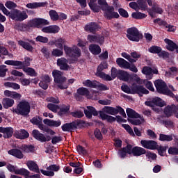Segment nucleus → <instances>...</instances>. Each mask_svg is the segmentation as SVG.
<instances>
[{"instance_id": "obj_55", "label": "nucleus", "mask_w": 178, "mask_h": 178, "mask_svg": "<svg viewBox=\"0 0 178 178\" xmlns=\"http://www.w3.org/2000/svg\"><path fill=\"white\" fill-rule=\"evenodd\" d=\"M49 16L54 22H56V20H59V14L55 10H51L49 11Z\"/></svg>"}, {"instance_id": "obj_24", "label": "nucleus", "mask_w": 178, "mask_h": 178, "mask_svg": "<svg viewBox=\"0 0 178 178\" xmlns=\"http://www.w3.org/2000/svg\"><path fill=\"white\" fill-rule=\"evenodd\" d=\"M84 113L88 119H91L93 116H98V111H96L95 108L92 106H87V109L84 110Z\"/></svg>"}, {"instance_id": "obj_16", "label": "nucleus", "mask_w": 178, "mask_h": 178, "mask_svg": "<svg viewBox=\"0 0 178 178\" xmlns=\"http://www.w3.org/2000/svg\"><path fill=\"white\" fill-rule=\"evenodd\" d=\"M49 24L48 20L42 18H35L30 21L31 27H40V26H47Z\"/></svg>"}, {"instance_id": "obj_40", "label": "nucleus", "mask_w": 178, "mask_h": 178, "mask_svg": "<svg viewBox=\"0 0 178 178\" xmlns=\"http://www.w3.org/2000/svg\"><path fill=\"white\" fill-rule=\"evenodd\" d=\"M118 78L120 80H122V81H129V80H130V74L126 71L119 70Z\"/></svg>"}, {"instance_id": "obj_4", "label": "nucleus", "mask_w": 178, "mask_h": 178, "mask_svg": "<svg viewBox=\"0 0 178 178\" xmlns=\"http://www.w3.org/2000/svg\"><path fill=\"white\" fill-rule=\"evenodd\" d=\"M154 86L156 87V90L159 94H163L164 95H168V97H171L173 98L175 97V94L172 92L166 86V83L165 81L158 79L154 81Z\"/></svg>"}, {"instance_id": "obj_42", "label": "nucleus", "mask_w": 178, "mask_h": 178, "mask_svg": "<svg viewBox=\"0 0 178 178\" xmlns=\"http://www.w3.org/2000/svg\"><path fill=\"white\" fill-rule=\"evenodd\" d=\"M128 121H129L131 124H134V126H140V124H142V123L145 122V120L144 119V117L140 115V118L138 119H128Z\"/></svg>"}, {"instance_id": "obj_54", "label": "nucleus", "mask_w": 178, "mask_h": 178, "mask_svg": "<svg viewBox=\"0 0 178 178\" xmlns=\"http://www.w3.org/2000/svg\"><path fill=\"white\" fill-rule=\"evenodd\" d=\"M51 55L56 57L63 56V49H54L51 51Z\"/></svg>"}, {"instance_id": "obj_41", "label": "nucleus", "mask_w": 178, "mask_h": 178, "mask_svg": "<svg viewBox=\"0 0 178 178\" xmlns=\"http://www.w3.org/2000/svg\"><path fill=\"white\" fill-rule=\"evenodd\" d=\"M116 63L122 69H127L129 67V62L122 58H118L116 60Z\"/></svg>"}, {"instance_id": "obj_2", "label": "nucleus", "mask_w": 178, "mask_h": 178, "mask_svg": "<svg viewBox=\"0 0 178 178\" xmlns=\"http://www.w3.org/2000/svg\"><path fill=\"white\" fill-rule=\"evenodd\" d=\"M52 75L58 88H60V90H65V88H67L69 84L66 83V78L63 76V72L58 70H54L52 72Z\"/></svg>"}, {"instance_id": "obj_39", "label": "nucleus", "mask_w": 178, "mask_h": 178, "mask_svg": "<svg viewBox=\"0 0 178 178\" xmlns=\"http://www.w3.org/2000/svg\"><path fill=\"white\" fill-rule=\"evenodd\" d=\"M126 112L128 118H131V119H138L140 118V114L131 108H127Z\"/></svg>"}, {"instance_id": "obj_1", "label": "nucleus", "mask_w": 178, "mask_h": 178, "mask_svg": "<svg viewBox=\"0 0 178 178\" xmlns=\"http://www.w3.org/2000/svg\"><path fill=\"white\" fill-rule=\"evenodd\" d=\"M121 90L124 92H126V94H138V95H143V94H149V91L144 88V86L137 85V83H133L130 87L123 83L121 86Z\"/></svg>"}, {"instance_id": "obj_58", "label": "nucleus", "mask_w": 178, "mask_h": 178, "mask_svg": "<svg viewBox=\"0 0 178 178\" xmlns=\"http://www.w3.org/2000/svg\"><path fill=\"white\" fill-rule=\"evenodd\" d=\"M21 149H22V151H24V152H33L34 151V147L33 145H22L21 147Z\"/></svg>"}, {"instance_id": "obj_37", "label": "nucleus", "mask_w": 178, "mask_h": 178, "mask_svg": "<svg viewBox=\"0 0 178 178\" xmlns=\"http://www.w3.org/2000/svg\"><path fill=\"white\" fill-rule=\"evenodd\" d=\"M83 85L85 87H90V88H98V82L96 81H90L87 79L83 82Z\"/></svg>"}, {"instance_id": "obj_35", "label": "nucleus", "mask_w": 178, "mask_h": 178, "mask_svg": "<svg viewBox=\"0 0 178 178\" xmlns=\"http://www.w3.org/2000/svg\"><path fill=\"white\" fill-rule=\"evenodd\" d=\"M26 165L29 170L32 172H35V173H40V169H38V165L37 163L33 161H27Z\"/></svg>"}, {"instance_id": "obj_10", "label": "nucleus", "mask_w": 178, "mask_h": 178, "mask_svg": "<svg viewBox=\"0 0 178 178\" xmlns=\"http://www.w3.org/2000/svg\"><path fill=\"white\" fill-rule=\"evenodd\" d=\"M60 167L59 165L53 164L47 168V170H41L40 172L44 176H49V177H52L55 176L54 172H59Z\"/></svg>"}, {"instance_id": "obj_27", "label": "nucleus", "mask_w": 178, "mask_h": 178, "mask_svg": "<svg viewBox=\"0 0 178 178\" xmlns=\"http://www.w3.org/2000/svg\"><path fill=\"white\" fill-rule=\"evenodd\" d=\"M43 123L49 127H59L62 124V122L59 120L55 121L54 120L44 119Z\"/></svg>"}, {"instance_id": "obj_3", "label": "nucleus", "mask_w": 178, "mask_h": 178, "mask_svg": "<svg viewBox=\"0 0 178 178\" xmlns=\"http://www.w3.org/2000/svg\"><path fill=\"white\" fill-rule=\"evenodd\" d=\"M30 104L28 102L22 101L19 103L16 108H11V112H13V113H16L17 115L26 116L30 113Z\"/></svg>"}, {"instance_id": "obj_20", "label": "nucleus", "mask_w": 178, "mask_h": 178, "mask_svg": "<svg viewBox=\"0 0 178 178\" xmlns=\"http://www.w3.org/2000/svg\"><path fill=\"white\" fill-rule=\"evenodd\" d=\"M85 31L88 33H97L98 30L101 29V26L96 22H90L87 24L85 27Z\"/></svg>"}, {"instance_id": "obj_12", "label": "nucleus", "mask_w": 178, "mask_h": 178, "mask_svg": "<svg viewBox=\"0 0 178 178\" xmlns=\"http://www.w3.org/2000/svg\"><path fill=\"white\" fill-rule=\"evenodd\" d=\"M145 105L147 106H159L162 108L166 105L165 101L162 100V99L159 97H154L151 101H147L145 102Z\"/></svg>"}, {"instance_id": "obj_5", "label": "nucleus", "mask_w": 178, "mask_h": 178, "mask_svg": "<svg viewBox=\"0 0 178 178\" xmlns=\"http://www.w3.org/2000/svg\"><path fill=\"white\" fill-rule=\"evenodd\" d=\"M64 51L70 58H72L74 62H76L77 58L81 56V51L77 46H74L72 48L64 45Z\"/></svg>"}, {"instance_id": "obj_6", "label": "nucleus", "mask_w": 178, "mask_h": 178, "mask_svg": "<svg viewBox=\"0 0 178 178\" xmlns=\"http://www.w3.org/2000/svg\"><path fill=\"white\" fill-rule=\"evenodd\" d=\"M31 123L33 124H35L38 126L40 130L50 134V136H54L55 134V131H52V129H49L48 127L42 124V118L40 117H34L33 119L31 120Z\"/></svg>"}, {"instance_id": "obj_29", "label": "nucleus", "mask_w": 178, "mask_h": 178, "mask_svg": "<svg viewBox=\"0 0 178 178\" xmlns=\"http://www.w3.org/2000/svg\"><path fill=\"white\" fill-rule=\"evenodd\" d=\"M8 154L9 155H12V156L17 158L18 159H23L24 156L23 152H22L19 149H12L8 152Z\"/></svg>"}, {"instance_id": "obj_7", "label": "nucleus", "mask_w": 178, "mask_h": 178, "mask_svg": "<svg viewBox=\"0 0 178 178\" xmlns=\"http://www.w3.org/2000/svg\"><path fill=\"white\" fill-rule=\"evenodd\" d=\"M127 37L130 41L138 42L143 38V34L138 31L137 28H129L127 31Z\"/></svg>"}, {"instance_id": "obj_22", "label": "nucleus", "mask_w": 178, "mask_h": 178, "mask_svg": "<svg viewBox=\"0 0 178 178\" xmlns=\"http://www.w3.org/2000/svg\"><path fill=\"white\" fill-rule=\"evenodd\" d=\"M87 38L90 42H97L98 44H104V38L98 34L88 35Z\"/></svg>"}, {"instance_id": "obj_44", "label": "nucleus", "mask_w": 178, "mask_h": 178, "mask_svg": "<svg viewBox=\"0 0 178 178\" xmlns=\"http://www.w3.org/2000/svg\"><path fill=\"white\" fill-rule=\"evenodd\" d=\"M103 111L105 113H108V115H118V110H116V108L105 106L103 108Z\"/></svg>"}, {"instance_id": "obj_8", "label": "nucleus", "mask_w": 178, "mask_h": 178, "mask_svg": "<svg viewBox=\"0 0 178 178\" xmlns=\"http://www.w3.org/2000/svg\"><path fill=\"white\" fill-rule=\"evenodd\" d=\"M104 69H108V64L106 62H103L98 66L96 76L100 77V79H102V80H105L106 81H112V77H111V75L102 72V70Z\"/></svg>"}, {"instance_id": "obj_60", "label": "nucleus", "mask_w": 178, "mask_h": 178, "mask_svg": "<svg viewBox=\"0 0 178 178\" xmlns=\"http://www.w3.org/2000/svg\"><path fill=\"white\" fill-rule=\"evenodd\" d=\"M25 174H22L21 176H24L25 178H40V175L35 174L33 175H30V172L25 169Z\"/></svg>"}, {"instance_id": "obj_45", "label": "nucleus", "mask_w": 178, "mask_h": 178, "mask_svg": "<svg viewBox=\"0 0 178 178\" xmlns=\"http://www.w3.org/2000/svg\"><path fill=\"white\" fill-rule=\"evenodd\" d=\"M76 92L78 95H82V97H88L90 95V91L87 88H79L77 89Z\"/></svg>"}, {"instance_id": "obj_23", "label": "nucleus", "mask_w": 178, "mask_h": 178, "mask_svg": "<svg viewBox=\"0 0 178 178\" xmlns=\"http://www.w3.org/2000/svg\"><path fill=\"white\" fill-rule=\"evenodd\" d=\"M7 168L8 169L9 172H11L12 173H15V175H26V169L25 168H17V167H15V165H8L7 166Z\"/></svg>"}, {"instance_id": "obj_33", "label": "nucleus", "mask_w": 178, "mask_h": 178, "mask_svg": "<svg viewBox=\"0 0 178 178\" xmlns=\"http://www.w3.org/2000/svg\"><path fill=\"white\" fill-rule=\"evenodd\" d=\"M99 113L102 120H107V122H109L110 123H112V122H115L116 120V118L106 115L105 113H104V111H99Z\"/></svg>"}, {"instance_id": "obj_50", "label": "nucleus", "mask_w": 178, "mask_h": 178, "mask_svg": "<svg viewBox=\"0 0 178 178\" xmlns=\"http://www.w3.org/2000/svg\"><path fill=\"white\" fill-rule=\"evenodd\" d=\"M160 141H172L173 140V135H165L160 134L159 135Z\"/></svg>"}, {"instance_id": "obj_48", "label": "nucleus", "mask_w": 178, "mask_h": 178, "mask_svg": "<svg viewBox=\"0 0 178 178\" xmlns=\"http://www.w3.org/2000/svg\"><path fill=\"white\" fill-rule=\"evenodd\" d=\"M18 44L21 47H23L24 49H26V51H33V47L30 45V43L29 42H26L23 40H19L18 41Z\"/></svg>"}, {"instance_id": "obj_30", "label": "nucleus", "mask_w": 178, "mask_h": 178, "mask_svg": "<svg viewBox=\"0 0 178 178\" xmlns=\"http://www.w3.org/2000/svg\"><path fill=\"white\" fill-rule=\"evenodd\" d=\"M51 82V78H49V76L44 75L42 78V81L39 83L40 87L41 88H43V90H47L48 88V83Z\"/></svg>"}, {"instance_id": "obj_13", "label": "nucleus", "mask_w": 178, "mask_h": 178, "mask_svg": "<svg viewBox=\"0 0 178 178\" xmlns=\"http://www.w3.org/2000/svg\"><path fill=\"white\" fill-rule=\"evenodd\" d=\"M32 136L33 137H34V138H35V140H38V141H40V143H46V141H51V136H45V135L39 132L38 130H33L32 131Z\"/></svg>"}, {"instance_id": "obj_15", "label": "nucleus", "mask_w": 178, "mask_h": 178, "mask_svg": "<svg viewBox=\"0 0 178 178\" xmlns=\"http://www.w3.org/2000/svg\"><path fill=\"white\" fill-rule=\"evenodd\" d=\"M128 148L129 154H132L134 156H141V155H144L146 152L145 149L137 146L132 147L131 145H129Z\"/></svg>"}, {"instance_id": "obj_62", "label": "nucleus", "mask_w": 178, "mask_h": 178, "mask_svg": "<svg viewBox=\"0 0 178 178\" xmlns=\"http://www.w3.org/2000/svg\"><path fill=\"white\" fill-rule=\"evenodd\" d=\"M5 6L7 7L8 9H15V8H17V5L12 1H8L5 3Z\"/></svg>"}, {"instance_id": "obj_11", "label": "nucleus", "mask_w": 178, "mask_h": 178, "mask_svg": "<svg viewBox=\"0 0 178 178\" xmlns=\"http://www.w3.org/2000/svg\"><path fill=\"white\" fill-rule=\"evenodd\" d=\"M104 17L108 20H111V19H118L119 17V13L115 12V8L113 6L107 7L104 10Z\"/></svg>"}, {"instance_id": "obj_34", "label": "nucleus", "mask_w": 178, "mask_h": 178, "mask_svg": "<svg viewBox=\"0 0 178 178\" xmlns=\"http://www.w3.org/2000/svg\"><path fill=\"white\" fill-rule=\"evenodd\" d=\"M166 44H168L166 46V48L168 51H175V49H177L178 46L177 44H176V43H174L173 41L169 40V39H165L164 40Z\"/></svg>"}, {"instance_id": "obj_19", "label": "nucleus", "mask_w": 178, "mask_h": 178, "mask_svg": "<svg viewBox=\"0 0 178 178\" xmlns=\"http://www.w3.org/2000/svg\"><path fill=\"white\" fill-rule=\"evenodd\" d=\"M142 73L145 74L147 79L151 80L152 79L153 74H158V70L153 69L149 67H144L142 70Z\"/></svg>"}, {"instance_id": "obj_38", "label": "nucleus", "mask_w": 178, "mask_h": 178, "mask_svg": "<svg viewBox=\"0 0 178 178\" xmlns=\"http://www.w3.org/2000/svg\"><path fill=\"white\" fill-rule=\"evenodd\" d=\"M89 51L93 55H99L101 54V47L97 44H90L89 46Z\"/></svg>"}, {"instance_id": "obj_61", "label": "nucleus", "mask_w": 178, "mask_h": 178, "mask_svg": "<svg viewBox=\"0 0 178 178\" xmlns=\"http://www.w3.org/2000/svg\"><path fill=\"white\" fill-rule=\"evenodd\" d=\"M47 108L48 109H49V111H51V112H54V113H56V112H58V110L59 109V106L56 104H49L47 105Z\"/></svg>"}, {"instance_id": "obj_31", "label": "nucleus", "mask_w": 178, "mask_h": 178, "mask_svg": "<svg viewBox=\"0 0 178 178\" xmlns=\"http://www.w3.org/2000/svg\"><path fill=\"white\" fill-rule=\"evenodd\" d=\"M149 13L152 17H155V13H159L161 15V13H163V10L156 3H154L152 10L149 11Z\"/></svg>"}, {"instance_id": "obj_18", "label": "nucleus", "mask_w": 178, "mask_h": 178, "mask_svg": "<svg viewBox=\"0 0 178 178\" xmlns=\"http://www.w3.org/2000/svg\"><path fill=\"white\" fill-rule=\"evenodd\" d=\"M140 144L143 148L147 149H156L158 148V144L154 140H141Z\"/></svg>"}, {"instance_id": "obj_64", "label": "nucleus", "mask_w": 178, "mask_h": 178, "mask_svg": "<svg viewBox=\"0 0 178 178\" xmlns=\"http://www.w3.org/2000/svg\"><path fill=\"white\" fill-rule=\"evenodd\" d=\"M111 79L113 80V79H116V77H119V70L116 69L115 67L111 68Z\"/></svg>"}, {"instance_id": "obj_43", "label": "nucleus", "mask_w": 178, "mask_h": 178, "mask_svg": "<svg viewBox=\"0 0 178 178\" xmlns=\"http://www.w3.org/2000/svg\"><path fill=\"white\" fill-rule=\"evenodd\" d=\"M26 6L28 9H37L38 8L45 6V3H29Z\"/></svg>"}, {"instance_id": "obj_51", "label": "nucleus", "mask_w": 178, "mask_h": 178, "mask_svg": "<svg viewBox=\"0 0 178 178\" xmlns=\"http://www.w3.org/2000/svg\"><path fill=\"white\" fill-rule=\"evenodd\" d=\"M130 147V145H127L126 147L121 149L118 152V155L120 158H126V155L129 154V147Z\"/></svg>"}, {"instance_id": "obj_52", "label": "nucleus", "mask_w": 178, "mask_h": 178, "mask_svg": "<svg viewBox=\"0 0 178 178\" xmlns=\"http://www.w3.org/2000/svg\"><path fill=\"white\" fill-rule=\"evenodd\" d=\"M147 8H148V6L144 0L138 1V10H145Z\"/></svg>"}, {"instance_id": "obj_25", "label": "nucleus", "mask_w": 178, "mask_h": 178, "mask_svg": "<svg viewBox=\"0 0 178 178\" xmlns=\"http://www.w3.org/2000/svg\"><path fill=\"white\" fill-rule=\"evenodd\" d=\"M0 133H3L4 138H10L13 135V128L0 127Z\"/></svg>"}, {"instance_id": "obj_28", "label": "nucleus", "mask_w": 178, "mask_h": 178, "mask_svg": "<svg viewBox=\"0 0 178 178\" xmlns=\"http://www.w3.org/2000/svg\"><path fill=\"white\" fill-rule=\"evenodd\" d=\"M177 109L178 108L175 104L168 106L164 109V114L169 118V116H172Z\"/></svg>"}, {"instance_id": "obj_47", "label": "nucleus", "mask_w": 178, "mask_h": 178, "mask_svg": "<svg viewBox=\"0 0 178 178\" xmlns=\"http://www.w3.org/2000/svg\"><path fill=\"white\" fill-rule=\"evenodd\" d=\"M89 6L93 12H99V6L97 4V0H90L89 2Z\"/></svg>"}, {"instance_id": "obj_32", "label": "nucleus", "mask_w": 178, "mask_h": 178, "mask_svg": "<svg viewBox=\"0 0 178 178\" xmlns=\"http://www.w3.org/2000/svg\"><path fill=\"white\" fill-rule=\"evenodd\" d=\"M2 104L5 109H9V108H12L15 105V100L10 98H4L3 99Z\"/></svg>"}, {"instance_id": "obj_9", "label": "nucleus", "mask_w": 178, "mask_h": 178, "mask_svg": "<svg viewBox=\"0 0 178 178\" xmlns=\"http://www.w3.org/2000/svg\"><path fill=\"white\" fill-rule=\"evenodd\" d=\"M10 17L12 20H15V22H23V20H26V19L29 17V15H27L25 11L15 9L11 12Z\"/></svg>"}, {"instance_id": "obj_63", "label": "nucleus", "mask_w": 178, "mask_h": 178, "mask_svg": "<svg viewBox=\"0 0 178 178\" xmlns=\"http://www.w3.org/2000/svg\"><path fill=\"white\" fill-rule=\"evenodd\" d=\"M6 72H8L6 65H0V77H5L6 76Z\"/></svg>"}, {"instance_id": "obj_59", "label": "nucleus", "mask_w": 178, "mask_h": 178, "mask_svg": "<svg viewBox=\"0 0 178 178\" xmlns=\"http://www.w3.org/2000/svg\"><path fill=\"white\" fill-rule=\"evenodd\" d=\"M143 83L145 84L147 89L149 90V91H155V88H154V85L152 84V82L148 80H145L143 81Z\"/></svg>"}, {"instance_id": "obj_57", "label": "nucleus", "mask_w": 178, "mask_h": 178, "mask_svg": "<svg viewBox=\"0 0 178 178\" xmlns=\"http://www.w3.org/2000/svg\"><path fill=\"white\" fill-rule=\"evenodd\" d=\"M161 51H162V48L158 46H152L149 48V52H151V54H157L159 55Z\"/></svg>"}, {"instance_id": "obj_26", "label": "nucleus", "mask_w": 178, "mask_h": 178, "mask_svg": "<svg viewBox=\"0 0 178 178\" xmlns=\"http://www.w3.org/2000/svg\"><path fill=\"white\" fill-rule=\"evenodd\" d=\"M4 63L10 66H16V69H22L24 67V63L19 60H7Z\"/></svg>"}, {"instance_id": "obj_14", "label": "nucleus", "mask_w": 178, "mask_h": 178, "mask_svg": "<svg viewBox=\"0 0 178 178\" xmlns=\"http://www.w3.org/2000/svg\"><path fill=\"white\" fill-rule=\"evenodd\" d=\"M69 63V61L65 58H60L57 60V66H58L60 69V70H72L73 67L67 65Z\"/></svg>"}, {"instance_id": "obj_36", "label": "nucleus", "mask_w": 178, "mask_h": 178, "mask_svg": "<svg viewBox=\"0 0 178 178\" xmlns=\"http://www.w3.org/2000/svg\"><path fill=\"white\" fill-rule=\"evenodd\" d=\"M29 132L24 129H21L15 134V137L17 138H19L20 140H24V138H29Z\"/></svg>"}, {"instance_id": "obj_53", "label": "nucleus", "mask_w": 178, "mask_h": 178, "mask_svg": "<svg viewBox=\"0 0 178 178\" xmlns=\"http://www.w3.org/2000/svg\"><path fill=\"white\" fill-rule=\"evenodd\" d=\"M22 69L24 72H25V73L27 74L29 76H31L32 77L34 76H37L35 70H34V69L33 68L24 67Z\"/></svg>"}, {"instance_id": "obj_21", "label": "nucleus", "mask_w": 178, "mask_h": 178, "mask_svg": "<svg viewBox=\"0 0 178 178\" xmlns=\"http://www.w3.org/2000/svg\"><path fill=\"white\" fill-rule=\"evenodd\" d=\"M42 31L47 34H56V33H59V26L56 25L45 26L42 29Z\"/></svg>"}, {"instance_id": "obj_46", "label": "nucleus", "mask_w": 178, "mask_h": 178, "mask_svg": "<svg viewBox=\"0 0 178 178\" xmlns=\"http://www.w3.org/2000/svg\"><path fill=\"white\" fill-rule=\"evenodd\" d=\"M66 40L63 38H58L55 40L54 44L56 45L57 48H60V49H63V45H65Z\"/></svg>"}, {"instance_id": "obj_56", "label": "nucleus", "mask_w": 178, "mask_h": 178, "mask_svg": "<svg viewBox=\"0 0 178 178\" xmlns=\"http://www.w3.org/2000/svg\"><path fill=\"white\" fill-rule=\"evenodd\" d=\"M170 72H165L166 77H170L172 74H177L178 69L176 67H172L170 68Z\"/></svg>"}, {"instance_id": "obj_49", "label": "nucleus", "mask_w": 178, "mask_h": 178, "mask_svg": "<svg viewBox=\"0 0 178 178\" xmlns=\"http://www.w3.org/2000/svg\"><path fill=\"white\" fill-rule=\"evenodd\" d=\"M131 17L133 19H136L137 20H140L141 19H145L147 17V15L145 13H142L140 12L133 13L131 14Z\"/></svg>"}, {"instance_id": "obj_17", "label": "nucleus", "mask_w": 178, "mask_h": 178, "mask_svg": "<svg viewBox=\"0 0 178 178\" xmlns=\"http://www.w3.org/2000/svg\"><path fill=\"white\" fill-rule=\"evenodd\" d=\"M81 123V122L80 121L67 123L63 124L61 127V129L63 131H72V130H76V129L79 128Z\"/></svg>"}]
</instances>
